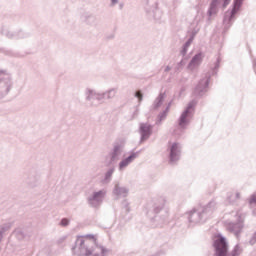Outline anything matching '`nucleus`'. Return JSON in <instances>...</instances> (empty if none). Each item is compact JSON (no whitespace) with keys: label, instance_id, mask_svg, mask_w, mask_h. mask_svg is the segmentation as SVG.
Wrapping results in <instances>:
<instances>
[{"label":"nucleus","instance_id":"15","mask_svg":"<svg viewBox=\"0 0 256 256\" xmlns=\"http://www.w3.org/2000/svg\"><path fill=\"white\" fill-rule=\"evenodd\" d=\"M136 97L139 99V101L143 100V94H141V91L136 92Z\"/></svg>","mask_w":256,"mask_h":256},{"label":"nucleus","instance_id":"18","mask_svg":"<svg viewBox=\"0 0 256 256\" xmlns=\"http://www.w3.org/2000/svg\"><path fill=\"white\" fill-rule=\"evenodd\" d=\"M17 233H20V235H22V237H23V232H21V231H18Z\"/></svg>","mask_w":256,"mask_h":256},{"label":"nucleus","instance_id":"19","mask_svg":"<svg viewBox=\"0 0 256 256\" xmlns=\"http://www.w3.org/2000/svg\"><path fill=\"white\" fill-rule=\"evenodd\" d=\"M112 3H117V0H112Z\"/></svg>","mask_w":256,"mask_h":256},{"label":"nucleus","instance_id":"17","mask_svg":"<svg viewBox=\"0 0 256 256\" xmlns=\"http://www.w3.org/2000/svg\"><path fill=\"white\" fill-rule=\"evenodd\" d=\"M250 203H256V197H252Z\"/></svg>","mask_w":256,"mask_h":256},{"label":"nucleus","instance_id":"11","mask_svg":"<svg viewBox=\"0 0 256 256\" xmlns=\"http://www.w3.org/2000/svg\"><path fill=\"white\" fill-rule=\"evenodd\" d=\"M78 241L81 242V245H83V243H85L86 241H95V238L91 237V236H86V237H78Z\"/></svg>","mask_w":256,"mask_h":256},{"label":"nucleus","instance_id":"2","mask_svg":"<svg viewBox=\"0 0 256 256\" xmlns=\"http://www.w3.org/2000/svg\"><path fill=\"white\" fill-rule=\"evenodd\" d=\"M214 247L216 249V256L227 255V242H225V238H223L219 235L215 236Z\"/></svg>","mask_w":256,"mask_h":256},{"label":"nucleus","instance_id":"7","mask_svg":"<svg viewBox=\"0 0 256 256\" xmlns=\"http://www.w3.org/2000/svg\"><path fill=\"white\" fill-rule=\"evenodd\" d=\"M89 255H94V256H103L105 255V249L99 246H95L92 250V252L89 253Z\"/></svg>","mask_w":256,"mask_h":256},{"label":"nucleus","instance_id":"9","mask_svg":"<svg viewBox=\"0 0 256 256\" xmlns=\"http://www.w3.org/2000/svg\"><path fill=\"white\" fill-rule=\"evenodd\" d=\"M135 157H137V156L135 154H132L126 160L122 161L120 163V169H123V168L127 167V165H129V163H131V161H133L135 159Z\"/></svg>","mask_w":256,"mask_h":256},{"label":"nucleus","instance_id":"4","mask_svg":"<svg viewBox=\"0 0 256 256\" xmlns=\"http://www.w3.org/2000/svg\"><path fill=\"white\" fill-rule=\"evenodd\" d=\"M140 132H141L143 140L149 139V135H151V125L141 124L140 125Z\"/></svg>","mask_w":256,"mask_h":256},{"label":"nucleus","instance_id":"3","mask_svg":"<svg viewBox=\"0 0 256 256\" xmlns=\"http://www.w3.org/2000/svg\"><path fill=\"white\" fill-rule=\"evenodd\" d=\"M5 35L8 39H25L27 37V34L23 30H19L18 32L8 31Z\"/></svg>","mask_w":256,"mask_h":256},{"label":"nucleus","instance_id":"12","mask_svg":"<svg viewBox=\"0 0 256 256\" xmlns=\"http://www.w3.org/2000/svg\"><path fill=\"white\" fill-rule=\"evenodd\" d=\"M197 63H201V55L200 54L196 55L191 61V65H196Z\"/></svg>","mask_w":256,"mask_h":256},{"label":"nucleus","instance_id":"14","mask_svg":"<svg viewBox=\"0 0 256 256\" xmlns=\"http://www.w3.org/2000/svg\"><path fill=\"white\" fill-rule=\"evenodd\" d=\"M61 225H62L63 227H67V225H69V220H67L66 218L62 219Z\"/></svg>","mask_w":256,"mask_h":256},{"label":"nucleus","instance_id":"13","mask_svg":"<svg viewBox=\"0 0 256 256\" xmlns=\"http://www.w3.org/2000/svg\"><path fill=\"white\" fill-rule=\"evenodd\" d=\"M103 195H105L103 191L97 192L94 194V199H99V197H103Z\"/></svg>","mask_w":256,"mask_h":256},{"label":"nucleus","instance_id":"1","mask_svg":"<svg viewBox=\"0 0 256 256\" xmlns=\"http://www.w3.org/2000/svg\"><path fill=\"white\" fill-rule=\"evenodd\" d=\"M11 87H13L11 75L7 74L4 70H0V99L9 95Z\"/></svg>","mask_w":256,"mask_h":256},{"label":"nucleus","instance_id":"6","mask_svg":"<svg viewBox=\"0 0 256 256\" xmlns=\"http://www.w3.org/2000/svg\"><path fill=\"white\" fill-rule=\"evenodd\" d=\"M189 115V108H187L186 111H184L180 117L179 120V126L180 127H185V125H187V117Z\"/></svg>","mask_w":256,"mask_h":256},{"label":"nucleus","instance_id":"16","mask_svg":"<svg viewBox=\"0 0 256 256\" xmlns=\"http://www.w3.org/2000/svg\"><path fill=\"white\" fill-rule=\"evenodd\" d=\"M231 0H224V7H226V5H229V2H230Z\"/></svg>","mask_w":256,"mask_h":256},{"label":"nucleus","instance_id":"10","mask_svg":"<svg viewBox=\"0 0 256 256\" xmlns=\"http://www.w3.org/2000/svg\"><path fill=\"white\" fill-rule=\"evenodd\" d=\"M217 5H219V0H213L210 5L209 15H213V13H215V9H217Z\"/></svg>","mask_w":256,"mask_h":256},{"label":"nucleus","instance_id":"8","mask_svg":"<svg viewBox=\"0 0 256 256\" xmlns=\"http://www.w3.org/2000/svg\"><path fill=\"white\" fill-rule=\"evenodd\" d=\"M11 229V223H6L0 227V243L3 240V234Z\"/></svg>","mask_w":256,"mask_h":256},{"label":"nucleus","instance_id":"5","mask_svg":"<svg viewBox=\"0 0 256 256\" xmlns=\"http://www.w3.org/2000/svg\"><path fill=\"white\" fill-rule=\"evenodd\" d=\"M179 155V144L174 143L170 147V161H176Z\"/></svg>","mask_w":256,"mask_h":256}]
</instances>
